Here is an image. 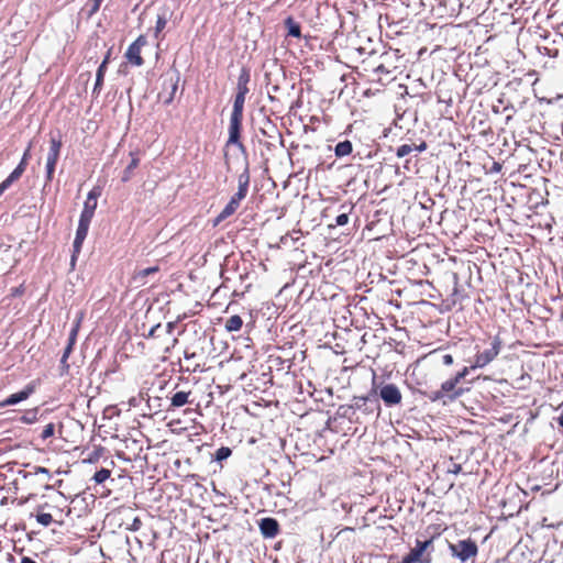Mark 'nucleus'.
I'll return each mask as SVG.
<instances>
[{"mask_svg": "<svg viewBox=\"0 0 563 563\" xmlns=\"http://www.w3.org/2000/svg\"><path fill=\"white\" fill-rule=\"evenodd\" d=\"M107 64H108V57H106L103 59V62L100 64L98 70H97V75H96V85H95V88H93V91H99L101 89V86H102V82H103V77H104V73H106V69H107Z\"/></svg>", "mask_w": 563, "mask_h": 563, "instance_id": "nucleus-18", "label": "nucleus"}, {"mask_svg": "<svg viewBox=\"0 0 563 563\" xmlns=\"http://www.w3.org/2000/svg\"><path fill=\"white\" fill-rule=\"evenodd\" d=\"M31 144L25 150L20 164L15 167V169L0 184V196L15 181L18 180L22 174L24 173L27 161L30 158Z\"/></svg>", "mask_w": 563, "mask_h": 563, "instance_id": "nucleus-4", "label": "nucleus"}, {"mask_svg": "<svg viewBox=\"0 0 563 563\" xmlns=\"http://www.w3.org/2000/svg\"><path fill=\"white\" fill-rule=\"evenodd\" d=\"M90 222L79 220L76 236L74 240V252L79 253L81 245L87 236Z\"/></svg>", "mask_w": 563, "mask_h": 563, "instance_id": "nucleus-10", "label": "nucleus"}, {"mask_svg": "<svg viewBox=\"0 0 563 563\" xmlns=\"http://www.w3.org/2000/svg\"><path fill=\"white\" fill-rule=\"evenodd\" d=\"M33 387L32 386H27L26 388H24L23 390L19 391V393H15V394H12L10 395L8 398H5L1 404H0V407H5V406H13V405H16L19 404L20 401H23L25 399H27L30 397V395L33 393Z\"/></svg>", "mask_w": 563, "mask_h": 563, "instance_id": "nucleus-9", "label": "nucleus"}, {"mask_svg": "<svg viewBox=\"0 0 563 563\" xmlns=\"http://www.w3.org/2000/svg\"><path fill=\"white\" fill-rule=\"evenodd\" d=\"M286 27L288 30V34L294 37L300 36V25L295 22L291 18H287L285 21Z\"/></svg>", "mask_w": 563, "mask_h": 563, "instance_id": "nucleus-21", "label": "nucleus"}, {"mask_svg": "<svg viewBox=\"0 0 563 563\" xmlns=\"http://www.w3.org/2000/svg\"><path fill=\"white\" fill-rule=\"evenodd\" d=\"M451 554L461 562L474 559L478 553V547L472 539L460 540L456 543H450Z\"/></svg>", "mask_w": 563, "mask_h": 563, "instance_id": "nucleus-1", "label": "nucleus"}, {"mask_svg": "<svg viewBox=\"0 0 563 563\" xmlns=\"http://www.w3.org/2000/svg\"><path fill=\"white\" fill-rule=\"evenodd\" d=\"M260 529L264 537L274 538L278 532V523L273 518H264L260 522Z\"/></svg>", "mask_w": 563, "mask_h": 563, "instance_id": "nucleus-12", "label": "nucleus"}, {"mask_svg": "<svg viewBox=\"0 0 563 563\" xmlns=\"http://www.w3.org/2000/svg\"><path fill=\"white\" fill-rule=\"evenodd\" d=\"M443 397H445L444 393L442 391V389L440 388L439 390H435V391H432L431 395H430V399L432 401H437V400H440L442 399Z\"/></svg>", "mask_w": 563, "mask_h": 563, "instance_id": "nucleus-37", "label": "nucleus"}, {"mask_svg": "<svg viewBox=\"0 0 563 563\" xmlns=\"http://www.w3.org/2000/svg\"><path fill=\"white\" fill-rule=\"evenodd\" d=\"M231 453H232V451L230 448L221 446L216 452V459H217V461H223V460L228 459L231 455Z\"/></svg>", "mask_w": 563, "mask_h": 563, "instance_id": "nucleus-26", "label": "nucleus"}, {"mask_svg": "<svg viewBox=\"0 0 563 563\" xmlns=\"http://www.w3.org/2000/svg\"><path fill=\"white\" fill-rule=\"evenodd\" d=\"M167 23V20L164 15H158L155 26V36L157 37L158 34L165 29Z\"/></svg>", "mask_w": 563, "mask_h": 563, "instance_id": "nucleus-28", "label": "nucleus"}, {"mask_svg": "<svg viewBox=\"0 0 563 563\" xmlns=\"http://www.w3.org/2000/svg\"><path fill=\"white\" fill-rule=\"evenodd\" d=\"M442 363L444 365H446V366L452 365L453 364V356L451 354L443 355Z\"/></svg>", "mask_w": 563, "mask_h": 563, "instance_id": "nucleus-42", "label": "nucleus"}, {"mask_svg": "<svg viewBox=\"0 0 563 563\" xmlns=\"http://www.w3.org/2000/svg\"><path fill=\"white\" fill-rule=\"evenodd\" d=\"M245 97L244 96H235L233 110L231 117L233 118H243V108H244Z\"/></svg>", "mask_w": 563, "mask_h": 563, "instance_id": "nucleus-15", "label": "nucleus"}, {"mask_svg": "<svg viewBox=\"0 0 563 563\" xmlns=\"http://www.w3.org/2000/svg\"><path fill=\"white\" fill-rule=\"evenodd\" d=\"M98 196H99V192H97L96 190H91L88 194L86 201H89V202L96 201L97 202Z\"/></svg>", "mask_w": 563, "mask_h": 563, "instance_id": "nucleus-41", "label": "nucleus"}, {"mask_svg": "<svg viewBox=\"0 0 563 563\" xmlns=\"http://www.w3.org/2000/svg\"><path fill=\"white\" fill-rule=\"evenodd\" d=\"M156 272H158V267L157 266H152V267H147V268L141 269L137 273H135L134 279L135 280H142L146 276H148L151 274H154Z\"/></svg>", "mask_w": 563, "mask_h": 563, "instance_id": "nucleus-23", "label": "nucleus"}, {"mask_svg": "<svg viewBox=\"0 0 563 563\" xmlns=\"http://www.w3.org/2000/svg\"><path fill=\"white\" fill-rule=\"evenodd\" d=\"M379 396L387 406L398 405L401 401V393L394 384L384 385L380 388Z\"/></svg>", "mask_w": 563, "mask_h": 563, "instance_id": "nucleus-6", "label": "nucleus"}, {"mask_svg": "<svg viewBox=\"0 0 563 563\" xmlns=\"http://www.w3.org/2000/svg\"><path fill=\"white\" fill-rule=\"evenodd\" d=\"M249 80H250V74L243 69L239 76L238 85H247Z\"/></svg>", "mask_w": 563, "mask_h": 563, "instance_id": "nucleus-33", "label": "nucleus"}, {"mask_svg": "<svg viewBox=\"0 0 563 563\" xmlns=\"http://www.w3.org/2000/svg\"><path fill=\"white\" fill-rule=\"evenodd\" d=\"M349 222V216L346 213L339 214L335 219L336 225H345Z\"/></svg>", "mask_w": 563, "mask_h": 563, "instance_id": "nucleus-36", "label": "nucleus"}, {"mask_svg": "<svg viewBox=\"0 0 563 563\" xmlns=\"http://www.w3.org/2000/svg\"><path fill=\"white\" fill-rule=\"evenodd\" d=\"M36 473L41 474H49L48 470L45 467H37Z\"/></svg>", "mask_w": 563, "mask_h": 563, "instance_id": "nucleus-45", "label": "nucleus"}, {"mask_svg": "<svg viewBox=\"0 0 563 563\" xmlns=\"http://www.w3.org/2000/svg\"><path fill=\"white\" fill-rule=\"evenodd\" d=\"M461 471V466L460 465H455L454 466V470H453V473H459Z\"/></svg>", "mask_w": 563, "mask_h": 563, "instance_id": "nucleus-49", "label": "nucleus"}, {"mask_svg": "<svg viewBox=\"0 0 563 563\" xmlns=\"http://www.w3.org/2000/svg\"><path fill=\"white\" fill-rule=\"evenodd\" d=\"M241 118H233L230 119V126H229V140L228 144H235L240 148H243V144L240 142V130H241Z\"/></svg>", "mask_w": 563, "mask_h": 563, "instance_id": "nucleus-7", "label": "nucleus"}, {"mask_svg": "<svg viewBox=\"0 0 563 563\" xmlns=\"http://www.w3.org/2000/svg\"><path fill=\"white\" fill-rule=\"evenodd\" d=\"M71 350H73V345L67 344V346L65 347V351L63 353L62 360H60L62 364L66 365L67 358H68L69 354L71 353Z\"/></svg>", "mask_w": 563, "mask_h": 563, "instance_id": "nucleus-38", "label": "nucleus"}, {"mask_svg": "<svg viewBox=\"0 0 563 563\" xmlns=\"http://www.w3.org/2000/svg\"><path fill=\"white\" fill-rule=\"evenodd\" d=\"M249 92V88H247V85H238V96H246V93Z\"/></svg>", "mask_w": 563, "mask_h": 563, "instance_id": "nucleus-40", "label": "nucleus"}, {"mask_svg": "<svg viewBox=\"0 0 563 563\" xmlns=\"http://www.w3.org/2000/svg\"><path fill=\"white\" fill-rule=\"evenodd\" d=\"M243 325V320L240 316H231L225 322V329L229 332L239 331Z\"/></svg>", "mask_w": 563, "mask_h": 563, "instance_id": "nucleus-17", "label": "nucleus"}, {"mask_svg": "<svg viewBox=\"0 0 563 563\" xmlns=\"http://www.w3.org/2000/svg\"><path fill=\"white\" fill-rule=\"evenodd\" d=\"M501 349V340L499 336H495L492 341V345L489 349L484 352H478L475 355L474 363L471 365V368H482L493 362L497 355L499 354Z\"/></svg>", "mask_w": 563, "mask_h": 563, "instance_id": "nucleus-2", "label": "nucleus"}, {"mask_svg": "<svg viewBox=\"0 0 563 563\" xmlns=\"http://www.w3.org/2000/svg\"><path fill=\"white\" fill-rule=\"evenodd\" d=\"M54 433H55V426H54V423H48V424H46V426H45V428L43 429L42 434H41V438H42L43 440H46V439H48V438L53 437V435H54Z\"/></svg>", "mask_w": 563, "mask_h": 563, "instance_id": "nucleus-29", "label": "nucleus"}, {"mask_svg": "<svg viewBox=\"0 0 563 563\" xmlns=\"http://www.w3.org/2000/svg\"><path fill=\"white\" fill-rule=\"evenodd\" d=\"M162 329L161 324H156L154 327L151 328L148 334H147V338H157L159 336L158 335V331Z\"/></svg>", "mask_w": 563, "mask_h": 563, "instance_id": "nucleus-39", "label": "nucleus"}, {"mask_svg": "<svg viewBox=\"0 0 563 563\" xmlns=\"http://www.w3.org/2000/svg\"><path fill=\"white\" fill-rule=\"evenodd\" d=\"M412 151H413V145L402 144L397 148L396 155L401 158V157L409 155Z\"/></svg>", "mask_w": 563, "mask_h": 563, "instance_id": "nucleus-27", "label": "nucleus"}, {"mask_svg": "<svg viewBox=\"0 0 563 563\" xmlns=\"http://www.w3.org/2000/svg\"><path fill=\"white\" fill-rule=\"evenodd\" d=\"M191 395V391H177L170 398V406L174 408L183 407L186 404H189V397Z\"/></svg>", "mask_w": 563, "mask_h": 563, "instance_id": "nucleus-13", "label": "nucleus"}, {"mask_svg": "<svg viewBox=\"0 0 563 563\" xmlns=\"http://www.w3.org/2000/svg\"><path fill=\"white\" fill-rule=\"evenodd\" d=\"M60 147H62V141L59 139L52 136L51 141H49V151H48L47 157H46V178H47V180L53 179L55 166H56V163L59 157Z\"/></svg>", "mask_w": 563, "mask_h": 563, "instance_id": "nucleus-3", "label": "nucleus"}, {"mask_svg": "<svg viewBox=\"0 0 563 563\" xmlns=\"http://www.w3.org/2000/svg\"><path fill=\"white\" fill-rule=\"evenodd\" d=\"M142 527V521L139 517H135L132 521V523L128 527L129 530L131 531H137L140 530Z\"/></svg>", "mask_w": 563, "mask_h": 563, "instance_id": "nucleus-34", "label": "nucleus"}, {"mask_svg": "<svg viewBox=\"0 0 563 563\" xmlns=\"http://www.w3.org/2000/svg\"><path fill=\"white\" fill-rule=\"evenodd\" d=\"M111 473L107 468H101L100 471L96 472L93 475V481L97 484H102L110 477Z\"/></svg>", "mask_w": 563, "mask_h": 563, "instance_id": "nucleus-24", "label": "nucleus"}, {"mask_svg": "<svg viewBox=\"0 0 563 563\" xmlns=\"http://www.w3.org/2000/svg\"><path fill=\"white\" fill-rule=\"evenodd\" d=\"M147 41L144 35H140L126 49L125 57L129 63L135 66L143 65V58L141 56L142 48L146 45Z\"/></svg>", "mask_w": 563, "mask_h": 563, "instance_id": "nucleus-5", "label": "nucleus"}, {"mask_svg": "<svg viewBox=\"0 0 563 563\" xmlns=\"http://www.w3.org/2000/svg\"><path fill=\"white\" fill-rule=\"evenodd\" d=\"M176 323L175 322H168L165 327V331L167 334H172L175 329Z\"/></svg>", "mask_w": 563, "mask_h": 563, "instance_id": "nucleus-43", "label": "nucleus"}, {"mask_svg": "<svg viewBox=\"0 0 563 563\" xmlns=\"http://www.w3.org/2000/svg\"><path fill=\"white\" fill-rule=\"evenodd\" d=\"M249 180L250 178L246 172L239 176V189L230 199L231 201H235L238 207L240 206V202L245 198L247 194Z\"/></svg>", "mask_w": 563, "mask_h": 563, "instance_id": "nucleus-8", "label": "nucleus"}, {"mask_svg": "<svg viewBox=\"0 0 563 563\" xmlns=\"http://www.w3.org/2000/svg\"><path fill=\"white\" fill-rule=\"evenodd\" d=\"M101 2H102V0H89V3H91V8L89 10V15L95 14L99 10Z\"/></svg>", "mask_w": 563, "mask_h": 563, "instance_id": "nucleus-32", "label": "nucleus"}, {"mask_svg": "<svg viewBox=\"0 0 563 563\" xmlns=\"http://www.w3.org/2000/svg\"><path fill=\"white\" fill-rule=\"evenodd\" d=\"M20 563H36V562H35V561H33L32 559H30V558H26V556H25V558H23V559L21 560V562H20Z\"/></svg>", "mask_w": 563, "mask_h": 563, "instance_id": "nucleus-46", "label": "nucleus"}, {"mask_svg": "<svg viewBox=\"0 0 563 563\" xmlns=\"http://www.w3.org/2000/svg\"><path fill=\"white\" fill-rule=\"evenodd\" d=\"M79 322H80V319L77 320L75 327L71 329V331L69 333V338H68V344L69 345L74 346V344L76 342V336H77V333H78Z\"/></svg>", "mask_w": 563, "mask_h": 563, "instance_id": "nucleus-30", "label": "nucleus"}, {"mask_svg": "<svg viewBox=\"0 0 563 563\" xmlns=\"http://www.w3.org/2000/svg\"><path fill=\"white\" fill-rule=\"evenodd\" d=\"M459 382L452 377L441 384V389L445 396H448L451 400L456 399L463 394V389H456V385Z\"/></svg>", "mask_w": 563, "mask_h": 563, "instance_id": "nucleus-11", "label": "nucleus"}, {"mask_svg": "<svg viewBox=\"0 0 563 563\" xmlns=\"http://www.w3.org/2000/svg\"><path fill=\"white\" fill-rule=\"evenodd\" d=\"M177 84H178V78L176 80H173L170 79V93H169V97L165 100V103H169L172 102V100L174 99V95L177 90Z\"/></svg>", "mask_w": 563, "mask_h": 563, "instance_id": "nucleus-31", "label": "nucleus"}, {"mask_svg": "<svg viewBox=\"0 0 563 563\" xmlns=\"http://www.w3.org/2000/svg\"><path fill=\"white\" fill-rule=\"evenodd\" d=\"M132 155V159H131V163L129 164V166L125 168V170L123 172V175H122V181L123 183H126L131 179V176H132V172L134 168L137 167L140 161L136 156H134L133 154Z\"/></svg>", "mask_w": 563, "mask_h": 563, "instance_id": "nucleus-20", "label": "nucleus"}, {"mask_svg": "<svg viewBox=\"0 0 563 563\" xmlns=\"http://www.w3.org/2000/svg\"><path fill=\"white\" fill-rule=\"evenodd\" d=\"M239 207L236 206L235 201H229L228 205L223 208V210L219 213L216 223H219L230 216H232Z\"/></svg>", "mask_w": 563, "mask_h": 563, "instance_id": "nucleus-16", "label": "nucleus"}, {"mask_svg": "<svg viewBox=\"0 0 563 563\" xmlns=\"http://www.w3.org/2000/svg\"><path fill=\"white\" fill-rule=\"evenodd\" d=\"M37 420V410H29L22 417L21 421L27 424L34 423Z\"/></svg>", "mask_w": 563, "mask_h": 563, "instance_id": "nucleus-25", "label": "nucleus"}, {"mask_svg": "<svg viewBox=\"0 0 563 563\" xmlns=\"http://www.w3.org/2000/svg\"><path fill=\"white\" fill-rule=\"evenodd\" d=\"M58 497L59 498H65L64 494H62V493H58Z\"/></svg>", "mask_w": 563, "mask_h": 563, "instance_id": "nucleus-51", "label": "nucleus"}, {"mask_svg": "<svg viewBox=\"0 0 563 563\" xmlns=\"http://www.w3.org/2000/svg\"><path fill=\"white\" fill-rule=\"evenodd\" d=\"M36 521L43 527H48L53 522V515L38 510L36 515Z\"/></svg>", "mask_w": 563, "mask_h": 563, "instance_id": "nucleus-22", "label": "nucleus"}, {"mask_svg": "<svg viewBox=\"0 0 563 563\" xmlns=\"http://www.w3.org/2000/svg\"><path fill=\"white\" fill-rule=\"evenodd\" d=\"M558 421H559V424H560L561 427H563V411L561 412V415H560V417H559Z\"/></svg>", "mask_w": 563, "mask_h": 563, "instance_id": "nucleus-48", "label": "nucleus"}, {"mask_svg": "<svg viewBox=\"0 0 563 563\" xmlns=\"http://www.w3.org/2000/svg\"><path fill=\"white\" fill-rule=\"evenodd\" d=\"M48 508H49V507H48V504H43V505H40V506H38V510H40V511H43L44 509H48Z\"/></svg>", "mask_w": 563, "mask_h": 563, "instance_id": "nucleus-47", "label": "nucleus"}, {"mask_svg": "<svg viewBox=\"0 0 563 563\" xmlns=\"http://www.w3.org/2000/svg\"><path fill=\"white\" fill-rule=\"evenodd\" d=\"M471 369H472V368H471V366H470V367H464L462 371H460V372L454 376V378L460 383L462 379H464V378L468 375V373H470V371H471Z\"/></svg>", "mask_w": 563, "mask_h": 563, "instance_id": "nucleus-35", "label": "nucleus"}, {"mask_svg": "<svg viewBox=\"0 0 563 563\" xmlns=\"http://www.w3.org/2000/svg\"><path fill=\"white\" fill-rule=\"evenodd\" d=\"M177 342H178V340H177L176 338H174V339H172V343H170V345H172V346H175V345L177 344Z\"/></svg>", "mask_w": 563, "mask_h": 563, "instance_id": "nucleus-50", "label": "nucleus"}, {"mask_svg": "<svg viewBox=\"0 0 563 563\" xmlns=\"http://www.w3.org/2000/svg\"><path fill=\"white\" fill-rule=\"evenodd\" d=\"M96 208H97L96 201H92V202L85 201L84 209L81 211L79 220L91 222V219L93 217Z\"/></svg>", "mask_w": 563, "mask_h": 563, "instance_id": "nucleus-14", "label": "nucleus"}, {"mask_svg": "<svg viewBox=\"0 0 563 563\" xmlns=\"http://www.w3.org/2000/svg\"><path fill=\"white\" fill-rule=\"evenodd\" d=\"M352 150H353L352 143L346 140V141L338 143L334 152L338 157H343V156L350 155L352 153Z\"/></svg>", "mask_w": 563, "mask_h": 563, "instance_id": "nucleus-19", "label": "nucleus"}, {"mask_svg": "<svg viewBox=\"0 0 563 563\" xmlns=\"http://www.w3.org/2000/svg\"><path fill=\"white\" fill-rule=\"evenodd\" d=\"M426 148H427V144L424 142H422L418 146H413V150H417L418 152H423Z\"/></svg>", "mask_w": 563, "mask_h": 563, "instance_id": "nucleus-44", "label": "nucleus"}]
</instances>
